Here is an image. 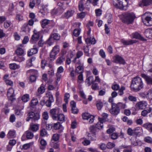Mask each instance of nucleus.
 I'll use <instances>...</instances> for the list:
<instances>
[{"label": "nucleus", "instance_id": "obj_1", "mask_svg": "<svg viewBox=\"0 0 152 152\" xmlns=\"http://www.w3.org/2000/svg\"><path fill=\"white\" fill-rule=\"evenodd\" d=\"M143 85L141 78L137 76L132 80L130 88L132 90L138 91L143 88Z\"/></svg>", "mask_w": 152, "mask_h": 152}, {"label": "nucleus", "instance_id": "obj_2", "mask_svg": "<svg viewBox=\"0 0 152 152\" xmlns=\"http://www.w3.org/2000/svg\"><path fill=\"white\" fill-rule=\"evenodd\" d=\"M142 20L146 25L149 26H152V13L145 12L142 15Z\"/></svg>", "mask_w": 152, "mask_h": 152}, {"label": "nucleus", "instance_id": "obj_3", "mask_svg": "<svg viewBox=\"0 0 152 152\" xmlns=\"http://www.w3.org/2000/svg\"><path fill=\"white\" fill-rule=\"evenodd\" d=\"M123 15V22L128 24L132 23L135 18V16L133 13H124Z\"/></svg>", "mask_w": 152, "mask_h": 152}, {"label": "nucleus", "instance_id": "obj_4", "mask_svg": "<svg viewBox=\"0 0 152 152\" xmlns=\"http://www.w3.org/2000/svg\"><path fill=\"white\" fill-rule=\"evenodd\" d=\"M28 117L26 119L27 121H28L30 119L32 122H36L40 118L39 114L38 113H34V112H29L28 114Z\"/></svg>", "mask_w": 152, "mask_h": 152}, {"label": "nucleus", "instance_id": "obj_5", "mask_svg": "<svg viewBox=\"0 0 152 152\" xmlns=\"http://www.w3.org/2000/svg\"><path fill=\"white\" fill-rule=\"evenodd\" d=\"M15 52L18 56H21L19 57L18 56L15 58V60L19 62H21L24 61V58L23 56L24 55V51L23 48L20 47H18L15 51Z\"/></svg>", "mask_w": 152, "mask_h": 152}, {"label": "nucleus", "instance_id": "obj_6", "mask_svg": "<svg viewBox=\"0 0 152 152\" xmlns=\"http://www.w3.org/2000/svg\"><path fill=\"white\" fill-rule=\"evenodd\" d=\"M140 128L137 127L134 128L132 129L131 128H129L127 130L128 134L130 136H136L140 132Z\"/></svg>", "mask_w": 152, "mask_h": 152}, {"label": "nucleus", "instance_id": "obj_7", "mask_svg": "<svg viewBox=\"0 0 152 152\" xmlns=\"http://www.w3.org/2000/svg\"><path fill=\"white\" fill-rule=\"evenodd\" d=\"M110 113L114 116L117 115L120 112V109L116 104L112 103L111 108L110 110Z\"/></svg>", "mask_w": 152, "mask_h": 152}, {"label": "nucleus", "instance_id": "obj_8", "mask_svg": "<svg viewBox=\"0 0 152 152\" xmlns=\"http://www.w3.org/2000/svg\"><path fill=\"white\" fill-rule=\"evenodd\" d=\"M147 105V103L146 101H141L136 103L135 107L136 110H139L145 109Z\"/></svg>", "mask_w": 152, "mask_h": 152}, {"label": "nucleus", "instance_id": "obj_9", "mask_svg": "<svg viewBox=\"0 0 152 152\" xmlns=\"http://www.w3.org/2000/svg\"><path fill=\"white\" fill-rule=\"evenodd\" d=\"M50 115L54 120L57 119L59 113V110L58 108H54L50 110Z\"/></svg>", "mask_w": 152, "mask_h": 152}, {"label": "nucleus", "instance_id": "obj_10", "mask_svg": "<svg viewBox=\"0 0 152 152\" xmlns=\"http://www.w3.org/2000/svg\"><path fill=\"white\" fill-rule=\"evenodd\" d=\"M27 73H30L32 74H34V75H31L30 77L29 80L31 82L35 81L36 80V75L38 74L37 70L34 69H30L27 71Z\"/></svg>", "mask_w": 152, "mask_h": 152}, {"label": "nucleus", "instance_id": "obj_11", "mask_svg": "<svg viewBox=\"0 0 152 152\" xmlns=\"http://www.w3.org/2000/svg\"><path fill=\"white\" fill-rule=\"evenodd\" d=\"M46 95V96L48 98V99L45 102L46 105L47 106L50 107L51 105V103L54 101L53 97L50 93H47Z\"/></svg>", "mask_w": 152, "mask_h": 152}, {"label": "nucleus", "instance_id": "obj_12", "mask_svg": "<svg viewBox=\"0 0 152 152\" xmlns=\"http://www.w3.org/2000/svg\"><path fill=\"white\" fill-rule=\"evenodd\" d=\"M14 90L12 88H10L7 92V95L10 100L12 101L15 98H14Z\"/></svg>", "mask_w": 152, "mask_h": 152}, {"label": "nucleus", "instance_id": "obj_13", "mask_svg": "<svg viewBox=\"0 0 152 152\" xmlns=\"http://www.w3.org/2000/svg\"><path fill=\"white\" fill-rule=\"evenodd\" d=\"M127 3L125 0H120L118 4H117L116 8L124 10V8L127 5Z\"/></svg>", "mask_w": 152, "mask_h": 152}, {"label": "nucleus", "instance_id": "obj_14", "mask_svg": "<svg viewBox=\"0 0 152 152\" xmlns=\"http://www.w3.org/2000/svg\"><path fill=\"white\" fill-rule=\"evenodd\" d=\"M141 76L145 79L147 84L152 85V77L143 73L141 74Z\"/></svg>", "mask_w": 152, "mask_h": 152}, {"label": "nucleus", "instance_id": "obj_15", "mask_svg": "<svg viewBox=\"0 0 152 152\" xmlns=\"http://www.w3.org/2000/svg\"><path fill=\"white\" fill-rule=\"evenodd\" d=\"M152 4V0H142L139 3L140 6H147Z\"/></svg>", "mask_w": 152, "mask_h": 152}, {"label": "nucleus", "instance_id": "obj_16", "mask_svg": "<svg viewBox=\"0 0 152 152\" xmlns=\"http://www.w3.org/2000/svg\"><path fill=\"white\" fill-rule=\"evenodd\" d=\"M114 62L117 63L124 64L125 63V61L124 59L119 55H116L115 57Z\"/></svg>", "mask_w": 152, "mask_h": 152}, {"label": "nucleus", "instance_id": "obj_17", "mask_svg": "<svg viewBox=\"0 0 152 152\" xmlns=\"http://www.w3.org/2000/svg\"><path fill=\"white\" fill-rule=\"evenodd\" d=\"M121 42L124 45H128L132 44L136 42L137 41L134 40L130 39L128 40H126L124 39H122Z\"/></svg>", "mask_w": 152, "mask_h": 152}, {"label": "nucleus", "instance_id": "obj_18", "mask_svg": "<svg viewBox=\"0 0 152 152\" xmlns=\"http://www.w3.org/2000/svg\"><path fill=\"white\" fill-rule=\"evenodd\" d=\"M40 33H37L36 34H34L31 37L30 42L32 43L35 42L36 41H37L39 37Z\"/></svg>", "mask_w": 152, "mask_h": 152}, {"label": "nucleus", "instance_id": "obj_19", "mask_svg": "<svg viewBox=\"0 0 152 152\" xmlns=\"http://www.w3.org/2000/svg\"><path fill=\"white\" fill-rule=\"evenodd\" d=\"M66 58L64 54L62 53V55L59 57L56 61V64H62L64 61H65Z\"/></svg>", "mask_w": 152, "mask_h": 152}, {"label": "nucleus", "instance_id": "obj_20", "mask_svg": "<svg viewBox=\"0 0 152 152\" xmlns=\"http://www.w3.org/2000/svg\"><path fill=\"white\" fill-rule=\"evenodd\" d=\"M132 38L139 39L142 40H144V38L139 33L137 32L134 33L132 34Z\"/></svg>", "mask_w": 152, "mask_h": 152}, {"label": "nucleus", "instance_id": "obj_21", "mask_svg": "<svg viewBox=\"0 0 152 152\" xmlns=\"http://www.w3.org/2000/svg\"><path fill=\"white\" fill-rule=\"evenodd\" d=\"M144 34L149 39L152 38V28L146 29Z\"/></svg>", "mask_w": 152, "mask_h": 152}, {"label": "nucleus", "instance_id": "obj_22", "mask_svg": "<svg viewBox=\"0 0 152 152\" xmlns=\"http://www.w3.org/2000/svg\"><path fill=\"white\" fill-rule=\"evenodd\" d=\"M38 52V49L37 48H31L28 50V56H31L34 54L37 53Z\"/></svg>", "mask_w": 152, "mask_h": 152}, {"label": "nucleus", "instance_id": "obj_23", "mask_svg": "<svg viewBox=\"0 0 152 152\" xmlns=\"http://www.w3.org/2000/svg\"><path fill=\"white\" fill-rule=\"evenodd\" d=\"M23 31L25 32H29L30 30V28L29 27L28 23H25L22 28Z\"/></svg>", "mask_w": 152, "mask_h": 152}, {"label": "nucleus", "instance_id": "obj_24", "mask_svg": "<svg viewBox=\"0 0 152 152\" xmlns=\"http://www.w3.org/2000/svg\"><path fill=\"white\" fill-rule=\"evenodd\" d=\"M16 137V132L15 130H10L7 134L9 138H14Z\"/></svg>", "mask_w": 152, "mask_h": 152}, {"label": "nucleus", "instance_id": "obj_25", "mask_svg": "<svg viewBox=\"0 0 152 152\" xmlns=\"http://www.w3.org/2000/svg\"><path fill=\"white\" fill-rule=\"evenodd\" d=\"M40 143L41 145L40 148L41 149H44L47 145V143L46 141L43 139H41L40 141Z\"/></svg>", "mask_w": 152, "mask_h": 152}, {"label": "nucleus", "instance_id": "obj_26", "mask_svg": "<svg viewBox=\"0 0 152 152\" xmlns=\"http://www.w3.org/2000/svg\"><path fill=\"white\" fill-rule=\"evenodd\" d=\"M50 20L47 19H44L42 20L41 25L42 27L44 28H45L46 25H48L50 22Z\"/></svg>", "mask_w": 152, "mask_h": 152}, {"label": "nucleus", "instance_id": "obj_27", "mask_svg": "<svg viewBox=\"0 0 152 152\" xmlns=\"http://www.w3.org/2000/svg\"><path fill=\"white\" fill-rule=\"evenodd\" d=\"M120 86L116 82H114L112 84L111 88L115 91L118 90L120 89Z\"/></svg>", "mask_w": 152, "mask_h": 152}, {"label": "nucleus", "instance_id": "obj_28", "mask_svg": "<svg viewBox=\"0 0 152 152\" xmlns=\"http://www.w3.org/2000/svg\"><path fill=\"white\" fill-rule=\"evenodd\" d=\"M86 42L87 44H94L96 43V41L94 38H88L86 39Z\"/></svg>", "mask_w": 152, "mask_h": 152}, {"label": "nucleus", "instance_id": "obj_29", "mask_svg": "<svg viewBox=\"0 0 152 152\" xmlns=\"http://www.w3.org/2000/svg\"><path fill=\"white\" fill-rule=\"evenodd\" d=\"M50 37L53 39L55 40H58L60 38V36L58 33H52L50 35Z\"/></svg>", "mask_w": 152, "mask_h": 152}, {"label": "nucleus", "instance_id": "obj_30", "mask_svg": "<svg viewBox=\"0 0 152 152\" xmlns=\"http://www.w3.org/2000/svg\"><path fill=\"white\" fill-rule=\"evenodd\" d=\"M86 83L88 84V86H90L93 82H94V78L93 76H90L88 78L86 79Z\"/></svg>", "mask_w": 152, "mask_h": 152}, {"label": "nucleus", "instance_id": "obj_31", "mask_svg": "<svg viewBox=\"0 0 152 152\" xmlns=\"http://www.w3.org/2000/svg\"><path fill=\"white\" fill-rule=\"evenodd\" d=\"M96 134L89 133L88 134V139L92 141L95 140H96Z\"/></svg>", "mask_w": 152, "mask_h": 152}, {"label": "nucleus", "instance_id": "obj_32", "mask_svg": "<svg viewBox=\"0 0 152 152\" xmlns=\"http://www.w3.org/2000/svg\"><path fill=\"white\" fill-rule=\"evenodd\" d=\"M74 11L73 10H68L65 14V17L68 18L72 16L74 14Z\"/></svg>", "mask_w": 152, "mask_h": 152}, {"label": "nucleus", "instance_id": "obj_33", "mask_svg": "<svg viewBox=\"0 0 152 152\" xmlns=\"http://www.w3.org/2000/svg\"><path fill=\"white\" fill-rule=\"evenodd\" d=\"M98 130L94 126H91L89 128L90 133L96 134V132Z\"/></svg>", "mask_w": 152, "mask_h": 152}, {"label": "nucleus", "instance_id": "obj_34", "mask_svg": "<svg viewBox=\"0 0 152 152\" xmlns=\"http://www.w3.org/2000/svg\"><path fill=\"white\" fill-rule=\"evenodd\" d=\"M9 67L11 69L13 70L18 69L20 68L19 65L15 63L10 64L9 65Z\"/></svg>", "mask_w": 152, "mask_h": 152}, {"label": "nucleus", "instance_id": "obj_35", "mask_svg": "<svg viewBox=\"0 0 152 152\" xmlns=\"http://www.w3.org/2000/svg\"><path fill=\"white\" fill-rule=\"evenodd\" d=\"M39 124H33L30 125V128L33 131H36L39 129Z\"/></svg>", "mask_w": 152, "mask_h": 152}, {"label": "nucleus", "instance_id": "obj_36", "mask_svg": "<svg viewBox=\"0 0 152 152\" xmlns=\"http://www.w3.org/2000/svg\"><path fill=\"white\" fill-rule=\"evenodd\" d=\"M91 86L92 89L94 90H97L99 89V86L97 83H95L94 81L92 83Z\"/></svg>", "mask_w": 152, "mask_h": 152}, {"label": "nucleus", "instance_id": "obj_37", "mask_svg": "<svg viewBox=\"0 0 152 152\" xmlns=\"http://www.w3.org/2000/svg\"><path fill=\"white\" fill-rule=\"evenodd\" d=\"M146 97L150 100H152V89L149 90L147 92Z\"/></svg>", "mask_w": 152, "mask_h": 152}, {"label": "nucleus", "instance_id": "obj_38", "mask_svg": "<svg viewBox=\"0 0 152 152\" xmlns=\"http://www.w3.org/2000/svg\"><path fill=\"white\" fill-rule=\"evenodd\" d=\"M146 128L150 132H152V123H146L145 125Z\"/></svg>", "mask_w": 152, "mask_h": 152}, {"label": "nucleus", "instance_id": "obj_39", "mask_svg": "<svg viewBox=\"0 0 152 152\" xmlns=\"http://www.w3.org/2000/svg\"><path fill=\"white\" fill-rule=\"evenodd\" d=\"M91 115L88 113H85L82 114V117L83 119L88 120Z\"/></svg>", "mask_w": 152, "mask_h": 152}, {"label": "nucleus", "instance_id": "obj_40", "mask_svg": "<svg viewBox=\"0 0 152 152\" xmlns=\"http://www.w3.org/2000/svg\"><path fill=\"white\" fill-rule=\"evenodd\" d=\"M128 99L130 101L133 102H135L137 101V97L132 95H129Z\"/></svg>", "mask_w": 152, "mask_h": 152}, {"label": "nucleus", "instance_id": "obj_41", "mask_svg": "<svg viewBox=\"0 0 152 152\" xmlns=\"http://www.w3.org/2000/svg\"><path fill=\"white\" fill-rule=\"evenodd\" d=\"M26 137L28 139H31L33 137L34 134L32 132L29 131H26Z\"/></svg>", "mask_w": 152, "mask_h": 152}, {"label": "nucleus", "instance_id": "obj_42", "mask_svg": "<svg viewBox=\"0 0 152 152\" xmlns=\"http://www.w3.org/2000/svg\"><path fill=\"white\" fill-rule=\"evenodd\" d=\"M33 144V142H31L25 144L23 146V148L25 150L29 148L30 146L32 145Z\"/></svg>", "mask_w": 152, "mask_h": 152}, {"label": "nucleus", "instance_id": "obj_43", "mask_svg": "<svg viewBox=\"0 0 152 152\" xmlns=\"http://www.w3.org/2000/svg\"><path fill=\"white\" fill-rule=\"evenodd\" d=\"M57 54L51 51L50 54V60L51 61L54 60L55 59Z\"/></svg>", "mask_w": 152, "mask_h": 152}, {"label": "nucleus", "instance_id": "obj_44", "mask_svg": "<svg viewBox=\"0 0 152 152\" xmlns=\"http://www.w3.org/2000/svg\"><path fill=\"white\" fill-rule=\"evenodd\" d=\"M29 96L28 94H26L23 95L22 97V101L24 102H27L29 100Z\"/></svg>", "mask_w": 152, "mask_h": 152}, {"label": "nucleus", "instance_id": "obj_45", "mask_svg": "<svg viewBox=\"0 0 152 152\" xmlns=\"http://www.w3.org/2000/svg\"><path fill=\"white\" fill-rule=\"evenodd\" d=\"M45 87L42 86V85H41V86L38 88L37 91L39 94H42L45 92Z\"/></svg>", "mask_w": 152, "mask_h": 152}, {"label": "nucleus", "instance_id": "obj_46", "mask_svg": "<svg viewBox=\"0 0 152 152\" xmlns=\"http://www.w3.org/2000/svg\"><path fill=\"white\" fill-rule=\"evenodd\" d=\"M57 119L60 121H64L65 119L64 115L62 114H58Z\"/></svg>", "mask_w": 152, "mask_h": 152}, {"label": "nucleus", "instance_id": "obj_47", "mask_svg": "<svg viewBox=\"0 0 152 152\" xmlns=\"http://www.w3.org/2000/svg\"><path fill=\"white\" fill-rule=\"evenodd\" d=\"M83 50L84 51L85 55L87 56H89V54L88 53L89 49L88 47V46H84L83 48Z\"/></svg>", "mask_w": 152, "mask_h": 152}, {"label": "nucleus", "instance_id": "obj_48", "mask_svg": "<svg viewBox=\"0 0 152 152\" xmlns=\"http://www.w3.org/2000/svg\"><path fill=\"white\" fill-rule=\"evenodd\" d=\"M51 51L57 54L59 51V47L58 45L55 46Z\"/></svg>", "mask_w": 152, "mask_h": 152}, {"label": "nucleus", "instance_id": "obj_49", "mask_svg": "<svg viewBox=\"0 0 152 152\" xmlns=\"http://www.w3.org/2000/svg\"><path fill=\"white\" fill-rule=\"evenodd\" d=\"M11 24L12 23L10 21L6 20L4 22V26L5 28H8L10 26Z\"/></svg>", "mask_w": 152, "mask_h": 152}, {"label": "nucleus", "instance_id": "obj_50", "mask_svg": "<svg viewBox=\"0 0 152 152\" xmlns=\"http://www.w3.org/2000/svg\"><path fill=\"white\" fill-rule=\"evenodd\" d=\"M96 106L98 110H100L103 107V103L102 102H99L97 103Z\"/></svg>", "mask_w": 152, "mask_h": 152}, {"label": "nucleus", "instance_id": "obj_51", "mask_svg": "<svg viewBox=\"0 0 152 152\" xmlns=\"http://www.w3.org/2000/svg\"><path fill=\"white\" fill-rule=\"evenodd\" d=\"M98 0H87L86 3H91L93 5L95 6L97 4V2Z\"/></svg>", "mask_w": 152, "mask_h": 152}, {"label": "nucleus", "instance_id": "obj_52", "mask_svg": "<svg viewBox=\"0 0 152 152\" xmlns=\"http://www.w3.org/2000/svg\"><path fill=\"white\" fill-rule=\"evenodd\" d=\"M98 0H87L86 3H91L93 5L95 6L97 4V2Z\"/></svg>", "mask_w": 152, "mask_h": 152}, {"label": "nucleus", "instance_id": "obj_53", "mask_svg": "<svg viewBox=\"0 0 152 152\" xmlns=\"http://www.w3.org/2000/svg\"><path fill=\"white\" fill-rule=\"evenodd\" d=\"M59 138V135L58 134H54L52 137L53 140L55 141H57L58 140Z\"/></svg>", "mask_w": 152, "mask_h": 152}, {"label": "nucleus", "instance_id": "obj_54", "mask_svg": "<svg viewBox=\"0 0 152 152\" xmlns=\"http://www.w3.org/2000/svg\"><path fill=\"white\" fill-rule=\"evenodd\" d=\"M47 134V132L45 129H42L40 131V135L43 137Z\"/></svg>", "mask_w": 152, "mask_h": 152}, {"label": "nucleus", "instance_id": "obj_55", "mask_svg": "<svg viewBox=\"0 0 152 152\" xmlns=\"http://www.w3.org/2000/svg\"><path fill=\"white\" fill-rule=\"evenodd\" d=\"M103 126V124L102 123H101V122H99L96 124L95 126L98 130L102 128Z\"/></svg>", "mask_w": 152, "mask_h": 152}, {"label": "nucleus", "instance_id": "obj_56", "mask_svg": "<svg viewBox=\"0 0 152 152\" xmlns=\"http://www.w3.org/2000/svg\"><path fill=\"white\" fill-rule=\"evenodd\" d=\"M62 126L61 125L59 122L55 123L54 124L53 127L55 129H59Z\"/></svg>", "mask_w": 152, "mask_h": 152}, {"label": "nucleus", "instance_id": "obj_57", "mask_svg": "<svg viewBox=\"0 0 152 152\" xmlns=\"http://www.w3.org/2000/svg\"><path fill=\"white\" fill-rule=\"evenodd\" d=\"M107 145V148L109 149L112 148L115 146V145L114 143L110 142H109Z\"/></svg>", "mask_w": 152, "mask_h": 152}, {"label": "nucleus", "instance_id": "obj_58", "mask_svg": "<svg viewBox=\"0 0 152 152\" xmlns=\"http://www.w3.org/2000/svg\"><path fill=\"white\" fill-rule=\"evenodd\" d=\"M79 9L80 11H82L83 10L84 7L82 1L80 0V1L79 4Z\"/></svg>", "mask_w": 152, "mask_h": 152}, {"label": "nucleus", "instance_id": "obj_59", "mask_svg": "<svg viewBox=\"0 0 152 152\" xmlns=\"http://www.w3.org/2000/svg\"><path fill=\"white\" fill-rule=\"evenodd\" d=\"M43 118L45 120H47L49 118L48 113L47 112H44L42 113Z\"/></svg>", "mask_w": 152, "mask_h": 152}, {"label": "nucleus", "instance_id": "obj_60", "mask_svg": "<svg viewBox=\"0 0 152 152\" xmlns=\"http://www.w3.org/2000/svg\"><path fill=\"white\" fill-rule=\"evenodd\" d=\"M125 89V88L124 86H122L121 88H120V89L118 90H119V94L121 96L124 93V90Z\"/></svg>", "mask_w": 152, "mask_h": 152}, {"label": "nucleus", "instance_id": "obj_61", "mask_svg": "<svg viewBox=\"0 0 152 152\" xmlns=\"http://www.w3.org/2000/svg\"><path fill=\"white\" fill-rule=\"evenodd\" d=\"M83 67L82 66H77L76 69V71L79 73H81L83 72Z\"/></svg>", "mask_w": 152, "mask_h": 152}, {"label": "nucleus", "instance_id": "obj_62", "mask_svg": "<svg viewBox=\"0 0 152 152\" xmlns=\"http://www.w3.org/2000/svg\"><path fill=\"white\" fill-rule=\"evenodd\" d=\"M116 105H118V108L120 107L121 108L124 109L126 108V105L125 104H123L121 103H118Z\"/></svg>", "mask_w": 152, "mask_h": 152}, {"label": "nucleus", "instance_id": "obj_63", "mask_svg": "<svg viewBox=\"0 0 152 152\" xmlns=\"http://www.w3.org/2000/svg\"><path fill=\"white\" fill-rule=\"evenodd\" d=\"M80 30L78 29H75L73 31V34L76 37L79 36L80 34Z\"/></svg>", "mask_w": 152, "mask_h": 152}, {"label": "nucleus", "instance_id": "obj_64", "mask_svg": "<svg viewBox=\"0 0 152 152\" xmlns=\"http://www.w3.org/2000/svg\"><path fill=\"white\" fill-rule=\"evenodd\" d=\"M118 137V134L116 133H114L111 135V138L113 140L117 139Z\"/></svg>", "mask_w": 152, "mask_h": 152}]
</instances>
